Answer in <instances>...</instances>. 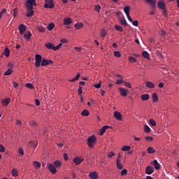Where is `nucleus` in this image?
Segmentation results:
<instances>
[{"label":"nucleus","mask_w":179,"mask_h":179,"mask_svg":"<svg viewBox=\"0 0 179 179\" xmlns=\"http://www.w3.org/2000/svg\"><path fill=\"white\" fill-rule=\"evenodd\" d=\"M96 141L97 138L96 137V136L92 135L87 138V146H89V148H91V149H93L94 148V145H96Z\"/></svg>","instance_id":"1"},{"label":"nucleus","mask_w":179,"mask_h":179,"mask_svg":"<svg viewBox=\"0 0 179 179\" xmlns=\"http://www.w3.org/2000/svg\"><path fill=\"white\" fill-rule=\"evenodd\" d=\"M41 62H43V57L41 55H35V66L36 68H40V65H41Z\"/></svg>","instance_id":"2"},{"label":"nucleus","mask_w":179,"mask_h":179,"mask_svg":"<svg viewBox=\"0 0 179 179\" xmlns=\"http://www.w3.org/2000/svg\"><path fill=\"white\" fill-rule=\"evenodd\" d=\"M54 1L53 0H45V3L44 5V8L48 9H52L54 8Z\"/></svg>","instance_id":"3"},{"label":"nucleus","mask_w":179,"mask_h":179,"mask_svg":"<svg viewBox=\"0 0 179 179\" xmlns=\"http://www.w3.org/2000/svg\"><path fill=\"white\" fill-rule=\"evenodd\" d=\"M155 173V168L152 166H148L145 168V174H148V176H150Z\"/></svg>","instance_id":"4"},{"label":"nucleus","mask_w":179,"mask_h":179,"mask_svg":"<svg viewBox=\"0 0 179 179\" xmlns=\"http://www.w3.org/2000/svg\"><path fill=\"white\" fill-rule=\"evenodd\" d=\"M27 8H30V9H33V6L36 5V0H27L25 3Z\"/></svg>","instance_id":"5"},{"label":"nucleus","mask_w":179,"mask_h":179,"mask_svg":"<svg viewBox=\"0 0 179 179\" xmlns=\"http://www.w3.org/2000/svg\"><path fill=\"white\" fill-rule=\"evenodd\" d=\"M48 169L52 174L57 173V168L52 164H48Z\"/></svg>","instance_id":"6"},{"label":"nucleus","mask_w":179,"mask_h":179,"mask_svg":"<svg viewBox=\"0 0 179 179\" xmlns=\"http://www.w3.org/2000/svg\"><path fill=\"white\" fill-rule=\"evenodd\" d=\"M83 160V158L80 157H76L73 158V162L75 163L76 166H79V164H80Z\"/></svg>","instance_id":"7"},{"label":"nucleus","mask_w":179,"mask_h":179,"mask_svg":"<svg viewBox=\"0 0 179 179\" xmlns=\"http://www.w3.org/2000/svg\"><path fill=\"white\" fill-rule=\"evenodd\" d=\"M157 6L159 9H162L163 10L164 9H166V2L163 0H160L157 3Z\"/></svg>","instance_id":"8"},{"label":"nucleus","mask_w":179,"mask_h":179,"mask_svg":"<svg viewBox=\"0 0 179 179\" xmlns=\"http://www.w3.org/2000/svg\"><path fill=\"white\" fill-rule=\"evenodd\" d=\"M72 23V19L69 17H66L63 20V24L64 26H69Z\"/></svg>","instance_id":"9"},{"label":"nucleus","mask_w":179,"mask_h":179,"mask_svg":"<svg viewBox=\"0 0 179 179\" xmlns=\"http://www.w3.org/2000/svg\"><path fill=\"white\" fill-rule=\"evenodd\" d=\"M146 3H150L152 9H156V0H145Z\"/></svg>","instance_id":"10"},{"label":"nucleus","mask_w":179,"mask_h":179,"mask_svg":"<svg viewBox=\"0 0 179 179\" xmlns=\"http://www.w3.org/2000/svg\"><path fill=\"white\" fill-rule=\"evenodd\" d=\"M151 165L154 166L155 170H160V164H159V162L156 160L154 159L152 162H151Z\"/></svg>","instance_id":"11"},{"label":"nucleus","mask_w":179,"mask_h":179,"mask_svg":"<svg viewBox=\"0 0 179 179\" xmlns=\"http://www.w3.org/2000/svg\"><path fill=\"white\" fill-rule=\"evenodd\" d=\"M119 92L121 96H123V97H127L128 94V90L120 87L119 88Z\"/></svg>","instance_id":"12"},{"label":"nucleus","mask_w":179,"mask_h":179,"mask_svg":"<svg viewBox=\"0 0 179 179\" xmlns=\"http://www.w3.org/2000/svg\"><path fill=\"white\" fill-rule=\"evenodd\" d=\"M27 13L26 14L27 17H31L33 15H34V10H33V8H27Z\"/></svg>","instance_id":"13"},{"label":"nucleus","mask_w":179,"mask_h":179,"mask_svg":"<svg viewBox=\"0 0 179 179\" xmlns=\"http://www.w3.org/2000/svg\"><path fill=\"white\" fill-rule=\"evenodd\" d=\"M18 30L20 31V34H23V33H24V31H26V26L24 24H21L18 27Z\"/></svg>","instance_id":"14"},{"label":"nucleus","mask_w":179,"mask_h":179,"mask_svg":"<svg viewBox=\"0 0 179 179\" xmlns=\"http://www.w3.org/2000/svg\"><path fill=\"white\" fill-rule=\"evenodd\" d=\"M114 117L116 118V120H118V121H122V115L118 111H115L114 112Z\"/></svg>","instance_id":"15"},{"label":"nucleus","mask_w":179,"mask_h":179,"mask_svg":"<svg viewBox=\"0 0 179 179\" xmlns=\"http://www.w3.org/2000/svg\"><path fill=\"white\" fill-rule=\"evenodd\" d=\"M116 166L119 170H122V169H124V165L122 163H121V161H120V159L118 158L116 159Z\"/></svg>","instance_id":"16"},{"label":"nucleus","mask_w":179,"mask_h":179,"mask_svg":"<svg viewBox=\"0 0 179 179\" xmlns=\"http://www.w3.org/2000/svg\"><path fill=\"white\" fill-rule=\"evenodd\" d=\"M50 64H52V62L51 60L43 59H42L41 65V66H45L47 65H50Z\"/></svg>","instance_id":"17"},{"label":"nucleus","mask_w":179,"mask_h":179,"mask_svg":"<svg viewBox=\"0 0 179 179\" xmlns=\"http://www.w3.org/2000/svg\"><path fill=\"white\" fill-rule=\"evenodd\" d=\"M45 47H46L48 50H53V51H55V46H54V44H52V43H45Z\"/></svg>","instance_id":"18"},{"label":"nucleus","mask_w":179,"mask_h":179,"mask_svg":"<svg viewBox=\"0 0 179 179\" xmlns=\"http://www.w3.org/2000/svg\"><path fill=\"white\" fill-rule=\"evenodd\" d=\"M89 177L90 179H98L99 174L96 172L90 173Z\"/></svg>","instance_id":"19"},{"label":"nucleus","mask_w":179,"mask_h":179,"mask_svg":"<svg viewBox=\"0 0 179 179\" xmlns=\"http://www.w3.org/2000/svg\"><path fill=\"white\" fill-rule=\"evenodd\" d=\"M150 98V96L148 94H144L141 96L142 101H148V100H149Z\"/></svg>","instance_id":"20"},{"label":"nucleus","mask_w":179,"mask_h":179,"mask_svg":"<svg viewBox=\"0 0 179 179\" xmlns=\"http://www.w3.org/2000/svg\"><path fill=\"white\" fill-rule=\"evenodd\" d=\"M145 86L148 89H155V85L153 84V83H152L150 81H146Z\"/></svg>","instance_id":"21"},{"label":"nucleus","mask_w":179,"mask_h":179,"mask_svg":"<svg viewBox=\"0 0 179 179\" xmlns=\"http://www.w3.org/2000/svg\"><path fill=\"white\" fill-rule=\"evenodd\" d=\"M119 21L120 22L122 26H128V23L127 22V20L122 18V17H119Z\"/></svg>","instance_id":"22"},{"label":"nucleus","mask_w":179,"mask_h":179,"mask_svg":"<svg viewBox=\"0 0 179 179\" xmlns=\"http://www.w3.org/2000/svg\"><path fill=\"white\" fill-rule=\"evenodd\" d=\"M24 38H25V40H27V41H29L30 38H31V32H26L24 34Z\"/></svg>","instance_id":"23"},{"label":"nucleus","mask_w":179,"mask_h":179,"mask_svg":"<svg viewBox=\"0 0 179 179\" xmlns=\"http://www.w3.org/2000/svg\"><path fill=\"white\" fill-rule=\"evenodd\" d=\"M74 27L77 30H80V29H82V27H83V24L82 22H78V23L74 24Z\"/></svg>","instance_id":"24"},{"label":"nucleus","mask_w":179,"mask_h":179,"mask_svg":"<svg viewBox=\"0 0 179 179\" xmlns=\"http://www.w3.org/2000/svg\"><path fill=\"white\" fill-rule=\"evenodd\" d=\"M53 165L56 169H59L62 166V163L60 162V161H55L53 162Z\"/></svg>","instance_id":"25"},{"label":"nucleus","mask_w":179,"mask_h":179,"mask_svg":"<svg viewBox=\"0 0 179 179\" xmlns=\"http://www.w3.org/2000/svg\"><path fill=\"white\" fill-rule=\"evenodd\" d=\"M147 152L149 155H153V153H156V150L153 149L152 147H148L147 148Z\"/></svg>","instance_id":"26"},{"label":"nucleus","mask_w":179,"mask_h":179,"mask_svg":"<svg viewBox=\"0 0 179 179\" xmlns=\"http://www.w3.org/2000/svg\"><path fill=\"white\" fill-rule=\"evenodd\" d=\"M110 127L105 125L101 129L100 135H103L106 129H108Z\"/></svg>","instance_id":"27"},{"label":"nucleus","mask_w":179,"mask_h":179,"mask_svg":"<svg viewBox=\"0 0 179 179\" xmlns=\"http://www.w3.org/2000/svg\"><path fill=\"white\" fill-rule=\"evenodd\" d=\"M33 165L34 169H40V167H41V164L37 161H34Z\"/></svg>","instance_id":"28"},{"label":"nucleus","mask_w":179,"mask_h":179,"mask_svg":"<svg viewBox=\"0 0 179 179\" xmlns=\"http://www.w3.org/2000/svg\"><path fill=\"white\" fill-rule=\"evenodd\" d=\"M3 105L6 107L10 103V99H5L2 101Z\"/></svg>","instance_id":"29"},{"label":"nucleus","mask_w":179,"mask_h":179,"mask_svg":"<svg viewBox=\"0 0 179 179\" xmlns=\"http://www.w3.org/2000/svg\"><path fill=\"white\" fill-rule=\"evenodd\" d=\"M152 101L153 103H156L157 101H159V97L157 96V93L152 94Z\"/></svg>","instance_id":"30"},{"label":"nucleus","mask_w":179,"mask_h":179,"mask_svg":"<svg viewBox=\"0 0 179 179\" xmlns=\"http://www.w3.org/2000/svg\"><path fill=\"white\" fill-rule=\"evenodd\" d=\"M11 174L13 177H17L19 176V173L15 169H12Z\"/></svg>","instance_id":"31"},{"label":"nucleus","mask_w":179,"mask_h":179,"mask_svg":"<svg viewBox=\"0 0 179 179\" xmlns=\"http://www.w3.org/2000/svg\"><path fill=\"white\" fill-rule=\"evenodd\" d=\"M115 30H117V31H120V33H122V31H124V28H122V27L120 26V25H115Z\"/></svg>","instance_id":"32"},{"label":"nucleus","mask_w":179,"mask_h":179,"mask_svg":"<svg viewBox=\"0 0 179 179\" xmlns=\"http://www.w3.org/2000/svg\"><path fill=\"white\" fill-rule=\"evenodd\" d=\"M142 57H143V58H145L146 59H149L150 56L149 55V53L147 51H143L142 52Z\"/></svg>","instance_id":"33"},{"label":"nucleus","mask_w":179,"mask_h":179,"mask_svg":"<svg viewBox=\"0 0 179 179\" xmlns=\"http://www.w3.org/2000/svg\"><path fill=\"white\" fill-rule=\"evenodd\" d=\"M122 152H129L131 150V147L129 145H124L122 148Z\"/></svg>","instance_id":"34"},{"label":"nucleus","mask_w":179,"mask_h":179,"mask_svg":"<svg viewBox=\"0 0 179 179\" xmlns=\"http://www.w3.org/2000/svg\"><path fill=\"white\" fill-rule=\"evenodd\" d=\"M106 36H107V31L106 30V29H102L101 31V37L104 38Z\"/></svg>","instance_id":"35"},{"label":"nucleus","mask_w":179,"mask_h":179,"mask_svg":"<svg viewBox=\"0 0 179 179\" xmlns=\"http://www.w3.org/2000/svg\"><path fill=\"white\" fill-rule=\"evenodd\" d=\"M54 27H55V24L52 22L50 23L48 25V30H49V31H51V30H52V29H54Z\"/></svg>","instance_id":"36"},{"label":"nucleus","mask_w":179,"mask_h":179,"mask_svg":"<svg viewBox=\"0 0 179 179\" xmlns=\"http://www.w3.org/2000/svg\"><path fill=\"white\" fill-rule=\"evenodd\" d=\"M129 6H127L124 8V12L126 15V16H128L129 15Z\"/></svg>","instance_id":"37"},{"label":"nucleus","mask_w":179,"mask_h":179,"mask_svg":"<svg viewBox=\"0 0 179 179\" xmlns=\"http://www.w3.org/2000/svg\"><path fill=\"white\" fill-rule=\"evenodd\" d=\"M79 78H80V73H78L77 76H76V78L71 79V80H69V82H76V80H78L79 79Z\"/></svg>","instance_id":"38"},{"label":"nucleus","mask_w":179,"mask_h":179,"mask_svg":"<svg viewBox=\"0 0 179 179\" xmlns=\"http://www.w3.org/2000/svg\"><path fill=\"white\" fill-rule=\"evenodd\" d=\"M12 72H13V71L11 69H8L5 71L4 76H9V75H12Z\"/></svg>","instance_id":"39"},{"label":"nucleus","mask_w":179,"mask_h":179,"mask_svg":"<svg viewBox=\"0 0 179 179\" xmlns=\"http://www.w3.org/2000/svg\"><path fill=\"white\" fill-rule=\"evenodd\" d=\"M89 114L90 113L87 110H83L81 113V115H83V117H88Z\"/></svg>","instance_id":"40"},{"label":"nucleus","mask_w":179,"mask_h":179,"mask_svg":"<svg viewBox=\"0 0 179 179\" xmlns=\"http://www.w3.org/2000/svg\"><path fill=\"white\" fill-rule=\"evenodd\" d=\"M129 62L131 64H134L135 62H137L138 60H137L136 58L133 57H129Z\"/></svg>","instance_id":"41"},{"label":"nucleus","mask_w":179,"mask_h":179,"mask_svg":"<svg viewBox=\"0 0 179 179\" xmlns=\"http://www.w3.org/2000/svg\"><path fill=\"white\" fill-rule=\"evenodd\" d=\"M151 129L150 127H149V126H148L147 124L144 125V131L148 134L149 132H150Z\"/></svg>","instance_id":"42"},{"label":"nucleus","mask_w":179,"mask_h":179,"mask_svg":"<svg viewBox=\"0 0 179 179\" xmlns=\"http://www.w3.org/2000/svg\"><path fill=\"white\" fill-rule=\"evenodd\" d=\"M4 55L7 57H9V55H10V51L9 50V49L8 48H6L5 49V51H4Z\"/></svg>","instance_id":"43"},{"label":"nucleus","mask_w":179,"mask_h":179,"mask_svg":"<svg viewBox=\"0 0 179 179\" xmlns=\"http://www.w3.org/2000/svg\"><path fill=\"white\" fill-rule=\"evenodd\" d=\"M149 124L152 125V127H156V121L153 119L149 120Z\"/></svg>","instance_id":"44"},{"label":"nucleus","mask_w":179,"mask_h":179,"mask_svg":"<svg viewBox=\"0 0 179 179\" xmlns=\"http://www.w3.org/2000/svg\"><path fill=\"white\" fill-rule=\"evenodd\" d=\"M127 174H128V170L127 169H123L122 171H121L120 172V176L122 177L124 176H127Z\"/></svg>","instance_id":"45"},{"label":"nucleus","mask_w":179,"mask_h":179,"mask_svg":"<svg viewBox=\"0 0 179 179\" xmlns=\"http://www.w3.org/2000/svg\"><path fill=\"white\" fill-rule=\"evenodd\" d=\"M37 30L41 33H44V31H45V29L44 28V27H37Z\"/></svg>","instance_id":"46"},{"label":"nucleus","mask_w":179,"mask_h":179,"mask_svg":"<svg viewBox=\"0 0 179 179\" xmlns=\"http://www.w3.org/2000/svg\"><path fill=\"white\" fill-rule=\"evenodd\" d=\"M124 86L126 87H129V89H132V85L130 83L128 82H124Z\"/></svg>","instance_id":"47"},{"label":"nucleus","mask_w":179,"mask_h":179,"mask_svg":"<svg viewBox=\"0 0 179 179\" xmlns=\"http://www.w3.org/2000/svg\"><path fill=\"white\" fill-rule=\"evenodd\" d=\"M37 141L34 142V141H30L29 145L30 146H32L33 148H36L37 146Z\"/></svg>","instance_id":"48"},{"label":"nucleus","mask_w":179,"mask_h":179,"mask_svg":"<svg viewBox=\"0 0 179 179\" xmlns=\"http://www.w3.org/2000/svg\"><path fill=\"white\" fill-rule=\"evenodd\" d=\"M101 9V6H100V5H96L94 6V10H96V12H100Z\"/></svg>","instance_id":"49"},{"label":"nucleus","mask_w":179,"mask_h":179,"mask_svg":"<svg viewBox=\"0 0 179 179\" xmlns=\"http://www.w3.org/2000/svg\"><path fill=\"white\" fill-rule=\"evenodd\" d=\"M113 52L115 57H117V58H120V57H121V53L120 52V51H114Z\"/></svg>","instance_id":"50"},{"label":"nucleus","mask_w":179,"mask_h":179,"mask_svg":"<svg viewBox=\"0 0 179 179\" xmlns=\"http://www.w3.org/2000/svg\"><path fill=\"white\" fill-rule=\"evenodd\" d=\"M145 141H146L147 142H152V141H153V137L147 136L145 137Z\"/></svg>","instance_id":"51"},{"label":"nucleus","mask_w":179,"mask_h":179,"mask_svg":"<svg viewBox=\"0 0 179 179\" xmlns=\"http://www.w3.org/2000/svg\"><path fill=\"white\" fill-rule=\"evenodd\" d=\"M25 86L26 87H27V89H34V87L32 85L31 83H27Z\"/></svg>","instance_id":"52"},{"label":"nucleus","mask_w":179,"mask_h":179,"mask_svg":"<svg viewBox=\"0 0 179 179\" xmlns=\"http://www.w3.org/2000/svg\"><path fill=\"white\" fill-rule=\"evenodd\" d=\"M94 87L96 89H100V87H101V81H100L98 84H94Z\"/></svg>","instance_id":"53"},{"label":"nucleus","mask_w":179,"mask_h":179,"mask_svg":"<svg viewBox=\"0 0 179 179\" xmlns=\"http://www.w3.org/2000/svg\"><path fill=\"white\" fill-rule=\"evenodd\" d=\"M3 13H6V9L3 8L0 12V19L3 16Z\"/></svg>","instance_id":"54"},{"label":"nucleus","mask_w":179,"mask_h":179,"mask_svg":"<svg viewBox=\"0 0 179 179\" xmlns=\"http://www.w3.org/2000/svg\"><path fill=\"white\" fill-rule=\"evenodd\" d=\"M78 93L79 96H82V94L83 93V91L82 90V86H79Z\"/></svg>","instance_id":"55"},{"label":"nucleus","mask_w":179,"mask_h":179,"mask_svg":"<svg viewBox=\"0 0 179 179\" xmlns=\"http://www.w3.org/2000/svg\"><path fill=\"white\" fill-rule=\"evenodd\" d=\"M113 156H115V154H114L113 152H110L108 153V157L109 159H111V157H113Z\"/></svg>","instance_id":"56"},{"label":"nucleus","mask_w":179,"mask_h":179,"mask_svg":"<svg viewBox=\"0 0 179 179\" xmlns=\"http://www.w3.org/2000/svg\"><path fill=\"white\" fill-rule=\"evenodd\" d=\"M18 153L19 155H21V156H23V155H24V151L22 148H19Z\"/></svg>","instance_id":"57"},{"label":"nucleus","mask_w":179,"mask_h":179,"mask_svg":"<svg viewBox=\"0 0 179 179\" xmlns=\"http://www.w3.org/2000/svg\"><path fill=\"white\" fill-rule=\"evenodd\" d=\"M62 47V43H59L58 45L55 46V51H57V50H59Z\"/></svg>","instance_id":"58"},{"label":"nucleus","mask_w":179,"mask_h":179,"mask_svg":"<svg viewBox=\"0 0 179 179\" xmlns=\"http://www.w3.org/2000/svg\"><path fill=\"white\" fill-rule=\"evenodd\" d=\"M0 152H1L2 153L5 152V147H3V145H0Z\"/></svg>","instance_id":"59"},{"label":"nucleus","mask_w":179,"mask_h":179,"mask_svg":"<svg viewBox=\"0 0 179 179\" xmlns=\"http://www.w3.org/2000/svg\"><path fill=\"white\" fill-rule=\"evenodd\" d=\"M121 83H124V80H117L116 85H121Z\"/></svg>","instance_id":"60"},{"label":"nucleus","mask_w":179,"mask_h":179,"mask_svg":"<svg viewBox=\"0 0 179 179\" xmlns=\"http://www.w3.org/2000/svg\"><path fill=\"white\" fill-rule=\"evenodd\" d=\"M17 15V8L13 9V16L14 17Z\"/></svg>","instance_id":"61"},{"label":"nucleus","mask_w":179,"mask_h":179,"mask_svg":"<svg viewBox=\"0 0 179 179\" xmlns=\"http://www.w3.org/2000/svg\"><path fill=\"white\" fill-rule=\"evenodd\" d=\"M13 87H15V88L16 89V88L18 87L19 84H17V83L13 81Z\"/></svg>","instance_id":"62"},{"label":"nucleus","mask_w":179,"mask_h":179,"mask_svg":"<svg viewBox=\"0 0 179 179\" xmlns=\"http://www.w3.org/2000/svg\"><path fill=\"white\" fill-rule=\"evenodd\" d=\"M131 23L134 26H138V24H139V22H138V20L133 21L131 22Z\"/></svg>","instance_id":"63"},{"label":"nucleus","mask_w":179,"mask_h":179,"mask_svg":"<svg viewBox=\"0 0 179 179\" xmlns=\"http://www.w3.org/2000/svg\"><path fill=\"white\" fill-rule=\"evenodd\" d=\"M35 104H36V106H40V100L36 99V100H35Z\"/></svg>","instance_id":"64"}]
</instances>
